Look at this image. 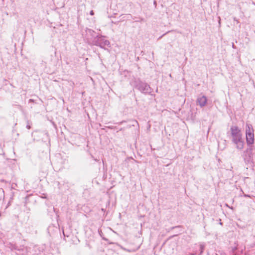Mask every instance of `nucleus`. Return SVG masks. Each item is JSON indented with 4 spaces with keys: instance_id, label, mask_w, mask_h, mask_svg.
<instances>
[{
    "instance_id": "f03ea898",
    "label": "nucleus",
    "mask_w": 255,
    "mask_h": 255,
    "mask_svg": "<svg viewBox=\"0 0 255 255\" xmlns=\"http://www.w3.org/2000/svg\"><path fill=\"white\" fill-rule=\"evenodd\" d=\"M93 45L100 46L101 48L106 49L105 46L110 47V42L108 40L105 38L102 35L96 36L92 41Z\"/></svg>"
},
{
    "instance_id": "ddd939ff",
    "label": "nucleus",
    "mask_w": 255,
    "mask_h": 255,
    "mask_svg": "<svg viewBox=\"0 0 255 255\" xmlns=\"http://www.w3.org/2000/svg\"><path fill=\"white\" fill-rule=\"evenodd\" d=\"M94 11L93 10H91L90 12V14L91 15H94Z\"/></svg>"
},
{
    "instance_id": "4468645a",
    "label": "nucleus",
    "mask_w": 255,
    "mask_h": 255,
    "mask_svg": "<svg viewBox=\"0 0 255 255\" xmlns=\"http://www.w3.org/2000/svg\"><path fill=\"white\" fill-rule=\"evenodd\" d=\"M170 32V31H168V32H167L166 33H164L163 35H162L161 36H160V37H159V38H161L163 36H164V35H166L167 33H168V32Z\"/></svg>"
},
{
    "instance_id": "0eeeda50",
    "label": "nucleus",
    "mask_w": 255,
    "mask_h": 255,
    "mask_svg": "<svg viewBox=\"0 0 255 255\" xmlns=\"http://www.w3.org/2000/svg\"><path fill=\"white\" fill-rule=\"evenodd\" d=\"M246 140L248 145H252L254 142V132L246 134Z\"/></svg>"
},
{
    "instance_id": "9d476101",
    "label": "nucleus",
    "mask_w": 255,
    "mask_h": 255,
    "mask_svg": "<svg viewBox=\"0 0 255 255\" xmlns=\"http://www.w3.org/2000/svg\"><path fill=\"white\" fill-rule=\"evenodd\" d=\"M145 21V19L143 18H140L139 19L135 20V22H141Z\"/></svg>"
},
{
    "instance_id": "7ed1b4c3",
    "label": "nucleus",
    "mask_w": 255,
    "mask_h": 255,
    "mask_svg": "<svg viewBox=\"0 0 255 255\" xmlns=\"http://www.w3.org/2000/svg\"><path fill=\"white\" fill-rule=\"evenodd\" d=\"M253 148L251 145H250L244 151V154L243 155L245 161L246 162H251L253 160Z\"/></svg>"
},
{
    "instance_id": "2eb2a0df",
    "label": "nucleus",
    "mask_w": 255,
    "mask_h": 255,
    "mask_svg": "<svg viewBox=\"0 0 255 255\" xmlns=\"http://www.w3.org/2000/svg\"><path fill=\"white\" fill-rule=\"evenodd\" d=\"M154 4L155 5V6H156V2L155 0L154 1Z\"/></svg>"
},
{
    "instance_id": "6e6552de",
    "label": "nucleus",
    "mask_w": 255,
    "mask_h": 255,
    "mask_svg": "<svg viewBox=\"0 0 255 255\" xmlns=\"http://www.w3.org/2000/svg\"><path fill=\"white\" fill-rule=\"evenodd\" d=\"M254 132V129L251 124L247 123L246 125V134Z\"/></svg>"
},
{
    "instance_id": "1a4fd4ad",
    "label": "nucleus",
    "mask_w": 255,
    "mask_h": 255,
    "mask_svg": "<svg viewBox=\"0 0 255 255\" xmlns=\"http://www.w3.org/2000/svg\"><path fill=\"white\" fill-rule=\"evenodd\" d=\"M205 248V246L203 244H201L200 246V255L202 254Z\"/></svg>"
},
{
    "instance_id": "f257e3e1",
    "label": "nucleus",
    "mask_w": 255,
    "mask_h": 255,
    "mask_svg": "<svg viewBox=\"0 0 255 255\" xmlns=\"http://www.w3.org/2000/svg\"><path fill=\"white\" fill-rule=\"evenodd\" d=\"M134 87L140 92L144 94H149L152 92V89L146 83L137 79L134 81Z\"/></svg>"
},
{
    "instance_id": "f8f14e48",
    "label": "nucleus",
    "mask_w": 255,
    "mask_h": 255,
    "mask_svg": "<svg viewBox=\"0 0 255 255\" xmlns=\"http://www.w3.org/2000/svg\"><path fill=\"white\" fill-rule=\"evenodd\" d=\"M237 250V248L236 247H235L234 248H233L232 249V255H235L234 253H235V251Z\"/></svg>"
},
{
    "instance_id": "dca6fc26",
    "label": "nucleus",
    "mask_w": 255,
    "mask_h": 255,
    "mask_svg": "<svg viewBox=\"0 0 255 255\" xmlns=\"http://www.w3.org/2000/svg\"><path fill=\"white\" fill-rule=\"evenodd\" d=\"M244 196H245V197H250V196H249V195H246V194H245V195H244Z\"/></svg>"
},
{
    "instance_id": "423d86ee",
    "label": "nucleus",
    "mask_w": 255,
    "mask_h": 255,
    "mask_svg": "<svg viewBox=\"0 0 255 255\" xmlns=\"http://www.w3.org/2000/svg\"><path fill=\"white\" fill-rule=\"evenodd\" d=\"M197 104L200 106L201 108L205 107L207 102V97L204 96H199L198 97L196 101Z\"/></svg>"
},
{
    "instance_id": "9b49d317",
    "label": "nucleus",
    "mask_w": 255,
    "mask_h": 255,
    "mask_svg": "<svg viewBox=\"0 0 255 255\" xmlns=\"http://www.w3.org/2000/svg\"><path fill=\"white\" fill-rule=\"evenodd\" d=\"M26 128H27V129H30V128H31V126H30V122H29L28 121H27V122Z\"/></svg>"
},
{
    "instance_id": "f3484780",
    "label": "nucleus",
    "mask_w": 255,
    "mask_h": 255,
    "mask_svg": "<svg viewBox=\"0 0 255 255\" xmlns=\"http://www.w3.org/2000/svg\"><path fill=\"white\" fill-rule=\"evenodd\" d=\"M88 30H89V31L90 32H93V31H92V30H91V29H89Z\"/></svg>"
},
{
    "instance_id": "39448f33",
    "label": "nucleus",
    "mask_w": 255,
    "mask_h": 255,
    "mask_svg": "<svg viewBox=\"0 0 255 255\" xmlns=\"http://www.w3.org/2000/svg\"><path fill=\"white\" fill-rule=\"evenodd\" d=\"M232 141L236 145V147L238 149L241 150L243 149L244 141L243 137L232 139Z\"/></svg>"
},
{
    "instance_id": "20e7f679",
    "label": "nucleus",
    "mask_w": 255,
    "mask_h": 255,
    "mask_svg": "<svg viewBox=\"0 0 255 255\" xmlns=\"http://www.w3.org/2000/svg\"><path fill=\"white\" fill-rule=\"evenodd\" d=\"M230 131L232 139L243 137L241 129L237 126H231Z\"/></svg>"
}]
</instances>
